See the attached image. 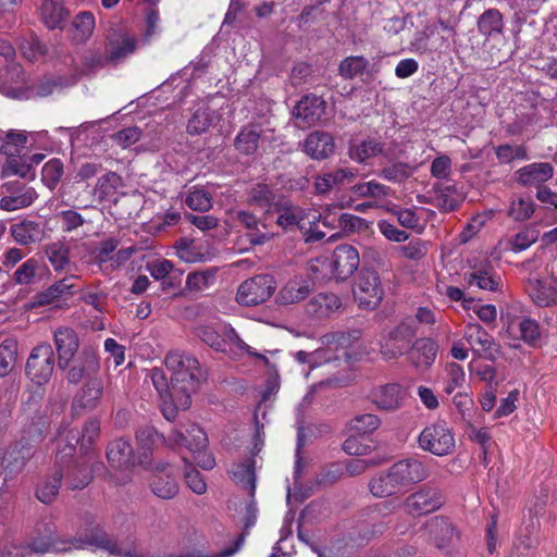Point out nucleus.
<instances>
[{
    "mask_svg": "<svg viewBox=\"0 0 557 557\" xmlns=\"http://www.w3.org/2000/svg\"><path fill=\"white\" fill-rule=\"evenodd\" d=\"M3 188L5 195L0 199V209L4 211L11 212L29 207L38 197L35 188L20 182L7 183Z\"/></svg>",
    "mask_w": 557,
    "mask_h": 557,
    "instance_id": "nucleus-14",
    "label": "nucleus"
},
{
    "mask_svg": "<svg viewBox=\"0 0 557 557\" xmlns=\"http://www.w3.org/2000/svg\"><path fill=\"white\" fill-rule=\"evenodd\" d=\"M370 62L362 55H350L345 58L338 67L339 74L344 78H355L368 71Z\"/></svg>",
    "mask_w": 557,
    "mask_h": 557,
    "instance_id": "nucleus-46",
    "label": "nucleus"
},
{
    "mask_svg": "<svg viewBox=\"0 0 557 557\" xmlns=\"http://www.w3.org/2000/svg\"><path fill=\"white\" fill-rule=\"evenodd\" d=\"M325 113V101L315 95H307L294 109L296 125L308 128L317 124Z\"/></svg>",
    "mask_w": 557,
    "mask_h": 557,
    "instance_id": "nucleus-16",
    "label": "nucleus"
},
{
    "mask_svg": "<svg viewBox=\"0 0 557 557\" xmlns=\"http://www.w3.org/2000/svg\"><path fill=\"white\" fill-rule=\"evenodd\" d=\"M136 441L141 450V456L148 458L152 448L157 444L165 442V438L153 426L145 425L136 432ZM166 442L171 447H185L203 470H211L215 465L213 456L207 451V435L197 424L182 425L169 435Z\"/></svg>",
    "mask_w": 557,
    "mask_h": 557,
    "instance_id": "nucleus-2",
    "label": "nucleus"
},
{
    "mask_svg": "<svg viewBox=\"0 0 557 557\" xmlns=\"http://www.w3.org/2000/svg\"><path fill=\"white\" fill-rule=\"evenodd\" d=\"M151 493L161 499H172L180 491L177 471L174 466L157 465L149 478Z\"/></svg>",
    "mask_w": 557,
    "mask_h": 557,
    "instance_id": "nucleus-12",
    "label": "nucleus"
},
{
    "mask_svg": "<svg viewBox=\"0 0 557 557\" xmlns=\"http://www.w3.org/2000/svg\"><path fill=\"white\" fill-rule=\"evenodd\" d=\"M17 344L12 338H7L0 344V376L9 374L16 361Z\"/></svg>",
    "mask_w": 557,
    "mask_h": 557,
    "instance_id": "nucleus-48",
    "label": "nucleus"
},
{
    "mask_svg": "<svg viewBox=\"0 0 557 557\" xmlns=\"http://www.w3.org/2000/svg\"><path fill=\"white\" fill-rule=\"evenodd\" d=\"M147 269L154 280L162 282L163 288L178 286L183 276V271L175 269L172 261L166 259L148 263Z\"/></svg>",
    "mask_w": 557,
    "mask_h": 557,
    "instance_id": "nucleus-30",
    "label": "nucleus"
},
{
    "mask_svg": "<svg viewBox=\"0 0 557 557\" xmlns=\"http://www.w3.org/2000/svg\"><path fill=\"white\" fill-rule=\"evenodd\" d=\"M479 32L485 37L499 35L504 28L503 15L496 9L485 11L478 21Z\"/></svg>",
    "mask_w": 557,
    "mask_h": 557,
    "instance_id": "nucleus-43",
    "label": "nucleus"
},
{
    "mask_svg": "<svg viewBox=\"0 0 557 557\" xmlns=\"http://www.w3.org/2000/svg\"><path fill=\"white\" fill-rule=\"evenodd\" d=\"M335 222H337L338 226L343 231H356L361 228L364 225V220L349 214V213H342L338 218H336L332 212L330 211L329 214H326L322 221V224L324 226H330L332 228L335 227Z\"/></svg>",
    "mask_w": 557,
    "mask_h": 557,
    "instance_id": "nucleus-49",
    "label": "nucleus"
},
{
    "mask_svg": "<svg viewBox=\"0 0 557 557\" xmlns=\"http://www.w3.org/2000/svg\"><path fill=\"white\" fill-rule=\"evenodd\" d=\"M496 157L500 163H510L515 160H527V148L522 145H502L496 149Z\"/></svg>",
    "mask_w": 557,
    "mask_h": 557,
    "instance_id": "nucleus-60",
    "label": "nucleus"
},
{
    "mask_svg": "<svg viewBox=\"0 0 557 557\" xmlns=\"http://www.w3.org/2000/svg\"><path fill=\"white\" fill-rule=\"evenodd\" d=\"M166 369L172 373L173 397L183 408L190 405V395L206 379V371L200 367L196 357L190 354L174 350L164 359Z\"/></svg>",
    "mask_w": 557,
    "mask_h": 557,
    "instance_id": "nucleus-3",
    "label": "nucleus"
},
{
    "mask_svg": "<svg viewBox=\"0 0 557 557\" xmlns=\"http://www.w3.org/2000/svg\"><path fill=\"white\" fill-rule=\"evenodd\" d=\"M186 206L195 211H208L212 207V197L203 188L193 187L185 198Z\"/></svg>",
    "mask_w": 557,
    "mask_h": 557,
    "instance_id": "nucleus-53",
    "label": "nucleus"
},
{
    "mask_svg": "<svg viewBox=\"0 0 557 557\" xmlns=\"http://www.w3.org/2000/svg\"><path fill=\"white\" fill-rule=\"evenodd\" d=\"M27 136L23 132H9L5 137L0 138V152L14 158L25 147Z\"/></svg>",
    "mask_w": 557,
    "mask_h": 557,
    "instance_id": "nucleus-47",
    "label": "nucleus"
},
{
    "mask_svg": "<svg viewBox=\"0 0 557 557\" xmlns=\"http://www.w3.org/2000/svg\"><path fill=\"white\" fill-rule=\"evenodd\" d=\"M411 335L403 326L396 327L386 336L381 345V352L385 359H396L410 348Z\"/></svg>",
    "mask_w": 557,
    "mask_h": 557,
    "instance_id": "nucleus-25",
    "label": "nucleus"
},
{
    "mask_svg": "<svg viewBox=\"0 0 557 557\" xmlns=\"http://www.w3.org/2000/svg\"><path fill=\"white\" fill-rule=\"evenodd\" d=\"M535 205L531 198H512L508 209V215L515 221H525L534 212Z\"/></svg>",
    "mask_w": 557,
    "mask_h": 557,
    "instance_id": "nucleus-52",
    "label": "nucleus"
},
{
    "mask_svg": "<svg viewBox=\"0 0 557 557\" xmlns=\"http://www.w3.org/2000/svg\"><path fill=\"white\" fill-rule=\"evenodd\" d=\"M463 338L474 354L484 355L492 360L499 356L498 345L479 323H468L463 331Z\"/></svg>",
    "mask_w": 557,
    "mask_h": 557,
    "instance_id": "nucleus-13",
    "label": "nucleus"
},
{
    "mask_svg": "<svg viewBox=\"0 0 557 557\" xmlns=\"http://www.w3.org/2000/svg\"><path fill=\"white\" fill-rule=\"evenodd\" d=\"M311 290V280L304 276H295L280 289L276 301L281 305H293L304 300Z\"/></svg>",
    "mask_w": 557,
    "mask_h": 557,
    "instance_id": "nucleus-23",
    "label": "nucleus"
},
{
    "mask_svg": "<svg viewBox=\"0 0 557 557\" xmlns=\"http://www.w3.org/2000/svg\"><path fill=\"white\" fill-rule=\"evenodd\" d=\"M471 271L465 274V281L472 287L482 290L497 292L502 285L500 276L494 271L491 262L484 260L470 265Z\"/></svg>",
    "mask_w": 557,
    "mask_h": 557,
    "instance_id": "nucleus-17",
    "label": "nucleus"
},
{
    "mask_svg": "<svg viewBox=\"0 0 557 557\" xmlns=\"http://www.w3.org/2000/svg\"><path fill=\"white\" fill-rule=\"evenodd\" d=\"M132 457L133 448L127 441L117 438L109 444L107 459L116 470H127L131 465Z\"/></svg>",
    "mask_w": 557,
    "mask_h": 557,
    "instance_id": "nucleus-36",
    "label": "nucleus"
},
{
    "mask_svg": "<svg viewBox=\"0 0 557 557\" xmlns=\"http://www.w3.org/2000/svg\"><path fill=\"white\" fill-rule=\"evenodd\" d=\"M351 334L349 333H332L322 336L321 342L324 348L314 350L313 352H306L299 350L295 354V359L299 363H309L311 368L319 367L323 362H329L337 359L338 355L331 354L333 350H345L350 343Z\"/></svg>",
    "mask_w": 557,
    "mask_h": 557,
    "instance_id": "nucleus-6",
    "label": "nucleus"
},
{
    "mask_svg": "<svg viewBox=\"0 0 557 557\" xmlns=\"http://www.w3.org/2000/svg\"><path fill=\"white\" fill-rule=\"evenodd\" d=\"M389 191V187L376 182L369 181L356 184L351 187V194L358 198H375L380 199L385 197Z\"/></svg>",
    "mask_w": 557,
    "mask_h": 557,
    "instance_id": "nucleus-51",
    "label": "nucleus"
},
{
    "mask_svg": "<svg viewBox=\"0 0 557 557\" xmlns=\"http://www.w3.org/2000/svg\"><path fill=\"white\" fill-rule=\"evenodd\" d=\"M255 463L252 458H248L243 462L233 465L230 470L232 479L237 483L246 486L251 495L256 488Z\"/></svg>",
    "mask_w": 557,
    "mask_h": 557,
    "instance_id": "nucleus-42",
    "label": "nucleus"
},
{
    "mask_svg": "<svg viewBox=\"0 0 557 557\" xmlns=\"http://www.w3.org/2000/svg\"><path fill=\"white\" fill-rule=\"evenodd\" d=\"M63 175V164L59 159H51L41 170V181L49 188L53 189Z\"/></svg>",
    "mask_w": 557,
    "mask_h": 557,
    "instance_id": "nucleus-57",
    "label": "nucleus"
},
{
    "mask_svg": "<svg viewBox=\"0 0 557 557\" xmlns=\"http://www.w3.org/2000/svg\"><path fill=\"white\" fill-rule=\"evenodd\" d=\"M276 288V281L268 274H259L245 280L237 288L236 301L246 307H253L271 298Z\"/></svg>",
    "mask_w": 557,
    "mask_h": 557,
    "instance_id": "nucleus-5",
    "label": "nucleus"
},
{
    "mask_svg": "<svg viewBox=\"0 0 557 557\" xmlns=\"http://www.w3.org/2000/svg\"><path fill=\"white\" fill-rule=\"evenodd\" d=\"M380 425V418L372 413L356 416L349 422V429L360 435L370 434L377 430Z\"/></svg>",
    "mask_w": 557,
    "mask_h": 557,
    "instance_id": "nucleus-54",
    "label": "nucleus"
},
{
    "mask_svg": "<svg viewBox=\"0 0 557 557\" xmlns=\"http://www.w3.org/2000/svg\"><path fill=\"white\" fill-rule=\"evenodd\" d=\"M215 280L216 270L207 269L189 273L186 277V285L190 290L202 292L212 286Z\"/></svg>",
    "mask_w": 557,
    "mask_h": 557,
    "instance_id": "nucleus-50",
    "label": "nucleus"
},
{
    "mask_svg": "<svg viewBox=\"0 0 557 557\" xmlns=\"http://www.w3.org/2000/svg\"><path fill=\"white\" fill-rule=\"evenodd\" d=\"M420 447L436 456L449 455L455 448L451 429L443 421L425 426L419 436Z\"/></svg>",
    "mask_w": 557,
    "mask_h": 557,
    "instance_id": "nucleus-7",
    "label": "nucleus"
},
{
    "mask_svg": "<svg viewBox=\"0 0 557 557\" xmlns=\"http://www.w3.org/2000/svg\"><path fill=\"white\" fill-rule=\"evenodd\" d=\"M442 505V497L434 488L424 487L409 495L405 503L406 511L411 516H422L435 511Z\"/></svg>",
    "mask_w": 557,
    "mask_h": 557,
    "instance_id": "nucleus-18",
    "label": "nucleus"
},
{
    "mask_svg": "<svg viewBox=\"0 0 557 557\" xmlns=\"http://www.w3.org/2000/svg\"><path fill=\"white\" fill-rule=\"evenodd\" d=\"M47 533L49 534L47 541L38 542L34 540L30 543V547L36 553H47V552H65L71 548L75 549H86V548H101L108 550L111 555H115L117 557H231L235 555L243 546L245 537L244 535H239L232 546L226 549H223L219 553H207L200 549H193L185 554L178 556L172 555H156L148 552L139 550L136 547H120L113 540H111L101 529H92L89 533L85 534L84 537H74L69 543H62L63 546H58L51 535L53 534V529L51 527L47 528Z\"/></svg>",
    "mask_w": 557,
    "mask_h": 557,
    "instance_id": "nucleus-1",
    "label": "nucleus"
},
{
    "mask_svg": "<svg viewBox=\"0 0 557 557\" xmlns=\"http://www.w3.org/2000/svg\"><path fill=\"white\" fill-rule=\"evenodd\" d=\"M330 280H346L358 269L360 257L358 250L350 245L337 246L329 259Z\"/></svg>",
    "mask_w": 557,
    "mask_h": 557,
    "instance_id": "nucleus-11",
    "label": "nucleus"
},
{
    "mask_svg": "<svg viewBox=\"0 0 557 557\" xmlns=\"http://www.w3.org/2000/svg\"><path fill=\"white\" fill-rule=\"evenodd\" d=\"M392 474L396 476L401 488L423 481L428 471L423 462L416 458H408L394 463Z\"/></svg>",
    "mask_w": 557,
    "mask_h": 557,
    "instance_id": "nucleus-19",
    "label": "nucleus"
},
{
    "mask_svg": "<svg viewBox=\"0 0 557 557\" xmlns=\"http://www.w3.org/2000/svg\"><path fill=\"white\" fill-rule=\"evenodd\" d=\"M351 160L363 163L370 158L376 156H386L385 149L381 143L375 139L354 140L348 150Z\"/></svg>",
    "mask_w": 557,
    "mask_h": 557,
    "instance_id": "nucleus-38",
    "label": "nucleus"
},
{
    "mask_svg": "<svg viewBox=\"0 0 557 557\" xmlns=\"http://www.w3.org/2000/svg\"><path fill=\"white\" fill-rule=\"evenodd\" d=\"M75 28V39L78 41L87 40L94 33L95 29V17L92 13L88 11L81 12L73 21Z\"/></svg>",
    "mask_w": 557,
    "mask_h": 557,
    "instance_id": "nucleus-55",
    "label": "nucleus"
},
{
    "mask_svg": "<svg viewBox=\"0 0 557 557\" xmlns=\"http://www.w3.org/2000/svg\"><path fill=\"white\" fill-rule=\"evenodd\" d=\"M304 151L312 159L323 160L334 153L335 144L332 135L324 132H313L304 141Z\"/></svg>",
    "mask_w": 557,
    "mask_h": 557,
    "instance_id": "nucleus-24",
    "label": "nucleus"
},
{
    "mask_svg": "<svg viewBox=\"0 0 557 557\" xmlns=\"http://www.w3.org/2000/svg\"><path fill=\"white\" fill-rule=\"evenodd\" d=\"M69 444L63 448L62 451H58L57 461L60 466L59 470H55L51 476L45 478L37 486L36 496L44 504L52 503L61 485L63 473V465L66 462L64 459L72 457L75 451V445L78 443L77 434H73Z\"/></svg>",
    "mask_w": 557,
    "mask_h": 557,
    "instance_id": "nucleus-10",
    "label": "nucleus"
},
{
    "mask_svg": "<svg viewBox=\"0 0 557 557\" xmlns=\"http://www.w3.org/2000/svg\"><path fill=\"white\" fill-rule=\"evenodd\" d=\"M413 173V168L407 163L398 162L385 166L381 171V176L389 182L399 183L408 178Z\"/></svg>",
    "mask_w": 557,
    "mask_h": 557,
    "instance_id": "nucleus-61",
    "label": "nucleus"
},
{
    "mask_svg": "<svg viewBox=\"0 0 557 557\" xmlns=\"http://www.w3.org/2000/svg\"><path fill=\"white\" fill-rule=\"evenodd\" d=\"M430 539L438 548L449 546L457 537L451 522L444 517H434L425 525Z\"/></svg>",
    "mask_w": 557,
    "mask_h": 557,
    "instance_id": "nucleus-27",
    "label": "nucleus"
},
{
    "mask_svg": "<svg viewBox=\"0 0 557 557\" xmlns=\"http://www.w3.org/2000/svg\"><path fill=\"white\" fill-rule=\"evenodd\" d=\"M11 233L13 238L21 245L40 242L45 236L41 225L28 220L12 225Z\"/></svg>",
    "mask_w": 557,
    "mask_h": 557,
    "instance_id": "nucleus-40",
    "label": "nucleus"
},
{
    "mask_svg": "<svg viewBox=\"0 0 557 557\" xmlns=\"http://www.w3.org/2000/svg\"><path fill=\"white\" fill-rule=\"evenodd\" d=\"M357 172L351 168H338L334 171L323 173L314 182L315 193L324 195L333 189H339L346 184L355 181Z\"/></svg>",
    "mask_w": 557,
    "mask_h": 557,
    "instance_id": "nucleus-21",
    "label": "nucleus"
},
{
    "mask_svg": "<svg viewBox=\"0 0 557 557\" xmlns=\"http://www.w3.org/2000/svg\"><path fill=\"white\" fill-rule=\"evenodd\" d=\"M224 342H225V354H228L233 358H242L244 356H252L257 359L265 360V357L247 345L237 334V332L228 324L227 327H223Z\"/></svg>",
    "mask_w": 557,
    "mask_h": 557,
    "instance_id": "nucleus-35",
    "label": "nucleus"
},
{
    "mask_svg": "<svg viewBox=\"0 0 557 557\" xmlns=\"http://www.w3.org/2000/svg\"><path fill=\"white\" fill-rule=\"evenodd\" d=\"M528 293L535 305L539 307H548L557 300V284L552 280H530Z\"/></svg>",
    "mask_w": 557,
    "mask_h": 557,
    "instance_id": "nucleus-32",
    "label": "nucleus"
},
{
    "mask_svg": "<svg viewBox=\"0 0 557 557\" xmlns=\"http://www.w3.org/2000/svg\"><path fill=\"white\" fill-rule=\"evenodd\" d=\"M259 134L252 128H244L236 137V149L245 154H250L258 147Z\"/></svg>",
    "mask_w": 557,
    "mask_h": 557,
    "instance_id": "nucleus-62",
    "label": "nucleus"
},
{
    "mask_svg": "<svg viewBox=\"0 0 557 557\" xmlns=\"http://www.w3.org/2000/svg\"><path fill=\"white\" fill-rule=\"evenodd\" d=\"M226 323H216L214 325H200L197 327V336L208 346L216 351H225L224 331Z\"/></svg>",
    "mask_w": 557,
    "mask_h": 557,
    "instance_id": "nucleus-41",
    "label": "nucleus"
},
{
    "mask_svg": "<svg viewBox=\"0 0 557 557\" xmlns=\"http://www.w3.org/2000/svg\"><path fill=\"white\" fill-rule=\"evenodd\" d=\"M460 200V196L455 189L446 187L436 194L435 206L440 210L448 212L455 210L458 207Z\"/></svg>",
    "mask_w": 557,
    "mask_h": 557,
    "instance_id": "nucleus-64",
    "label": "nucleus"
},
{
    "mask_svg": "<svg viewBox=\"0 0 557 557\" xmlns=\"http://www.w3.org/2000/svg\"><path fill=\"white\" fill-rule=\"evenodd\" d=\"M54 344L59 354V366L65 369L78 349L76 333L69 327H60L54 332Z\"/></svg>",
    "mask_w": 557,
    "mask_h": 557,
    "instance_id": "nucleus-26",
    "label": "nucleus"
},
{
    "mask_svg": "<svg viewBox=\"0 0 557 557\" xmlns=\"http://www.w3.org/2000/svg\"><path fill=\"white\" fill-rule=\"evenodd\" d=\"M39 14L42 23L50 29L62 28L69 16L67 10L57 0H44Z\"/></svg>",
    "mask_w": 557,
    "mask_h": 557,
    "instance_id": "nucleus-34",
    "label": "nucleus"
},
{
    "mask_svg": "<svg viewBox=\"0 0 557 557\" xmlns=\"http://www.w3.org/2000/svg\"><path fill=\"white\" fill-rule=\"evenodd\" d=\"M177 257L187 263H194L202 260V253L191 239L182 238L175 245Z\"/></svg>",
    "mask_w": 557,
    "mask_h": 557,
    "instance_id": "nucleus-59",
    "label": "nucleus"
},
{
    "mask_svg": "<svg viewBox=\"0 0 557 557\" xmlns=\"http://www.w3.org/2000/svg\"><path fill=\"white\" fill-rule=\"evenodd\" d=\"M47 256L55 271L65 270L69 265V251L62 244H51L47 248Z\"/></svg>",
    "mask_w": 557,
    "mask_h": 557,
    "instance_id": "nucleus-63",
    "label": "nucleus"
},
{
    "mask_svg": "<svg viewBox=\"0 0 557 557\" xmlns=\"http://www.w3.org/2000/svg\"><path fill=\"white\" fill-rule=\"evenodd\" d=\"M274 195L264 184H257L249 194L248 202L252 206L264 208L267 211L272 207Z\"/></svg>",
    "mask_w": 557,
    "mask_h": 557,
    "instance_id": "nucleus-58",
    "label": "nucleus"
},
{
    "mask_svg": "<svg viewBox=\"0 0 557 557\" xmlns=\"http://www.w3.org/2000/svg\"><path fill=\"white\" fill-rule=\"evenodd\" d=\"M54 370V352L49 344L36 346L27 360L26 374L29 380L37 384H46L52 376Z\"/></svg>",
    "mask_w": 557,
    "mask_h": 557,
    "instance_id": "nucleus-9",
    "label": "nucleus"
},
{
    "mask_svg": "<svg viewBox=\"0 0 557 557\" xmlns=\"http://www.w3.org/2000/svg\"><path fill=\"white\" fill-rule=\"evenodd\" d=\"M137 48V40L127 33L120 35L109 45V58L113 61L121 60L132 54Z\"/></svg>",
    "mask_w": 557,
    "mask_h": 557,
    "instance_id": "nucleus-45",
    "label": "nucleus"
},
{
    "mask_svg": "<svg viewBox=\"0 0 557 557\" xmlns=\"http://www.w3.org/2000/svg\"><path fill=\"white\" fill-rule=\"evenodd\" d=\"M90 458L87 462L66 465V473L69 475V485L71 488H83L91 481L92 471L89 468Z\"/></svg>",
    "mask_w": 557,
    "mask_h": 557,
    "instance_id": "nucleus-44",
    "label": "nucleus"
},
{
    "mask_svg": "<svg viewBox=\"0 0 557 557\" xmlns=\"http://www.w3.org/2000/svg\"><path fill=\"white\" fill-rule=\"evenodd\" d=\"M275 206L276 223L284 230L299 228L306 236V242L321 240L325 237L319 226L321 214L313 209H302L289 201L280 200Z\"/></svg>",
    "mask_w": 557,
    "mask_h": 557,
    "instance_id": "nucleus-4",
    "label": "nucleus"
},
{
    "mask_svg": "<svg viewBox=\"0 0 557 557\" xmlns=\"http://www.w3.org/2000/svg\"><path fill=\"white\" fill-rule=\"evenodd\" d=\"M66 368H69L66 379L72 384H77L83 380L87 381L91 377H99V357L94 349H84L79 357Z\"/></svg>",
    "mask_w": 557,
    "mask_h": 557,
    "instance_id": "nucleus-15",
    "label": "nucleus"
},
{
    "mask_svg": "<svg viewBox=\"0 0 557 557\" xmlns=\"http://www.w3.org/2000/svg\"><path fill=\"white\" fill-rule=\"evenodd\" d=\"M438 346L431 338L416 341L410 350V360L416 368L428 369L433 364L437 355Z\"/></svg>",
    "mask_w": 557,
    "mask_h": 557,
    "instance_id": "nucleus-33",
    "label": "nucleus"
},
{
    "mask_svg": "<svg viewBox=\"0 0 557 557\" xmlns=\"http://www.w3.org/2000/svg\"><path fill=\"white\" fill-rule=\"evenodd\" d=\"M369 397L380 410L393 411L400 408L404 392L398 384H385L374 387Z\"/></svg>",
    "mask_w": 557,
    "mask_h": 557,
    "instance_id": "nucleus-22",
    "label": "nucleus"
},
{
    "mask_svg": "<svg viewBox=\"0 0 557 557\" xmlns=\"http://www.w3.org/2000/svg\"><path fill=\"white\" fill-rule=\"evenodd\" d=\"M540 237V231L536 226H528L517 233L510 239V247L513 251H523L534 244Z\"/></svg>",
    "mask_w": 557,
    "mask_h": 557,
    "instance_id": "nucleus-56",
    "label": "nucleus"
},
{
    "mask_svg": "<svg viewBox=\"0 0 557 557\" xmlns=\"http://www.w3.org/2000/svg\"><path fill=\"white\" fill-rule=\"evenodd\" d=\"M122 187V177L115 172H107L98 177L92 194L100 201L111 200Z\"/></svg>",
    "mask_w": 557,
    "mask_h": 557,
    "instance_id": "nucleus-39",
    "label": "nucleus"
},
{
    "mask_svg": "<svg viewBox=\"0 0 557 557\" xmlns=\"http://www.w3.org/2000/svg\"><path fill=\"white\" fill-rule=\"evenodd\" d=\"M352 293L360 308H376L383 297L379 274L374 270L362 269L356 277Z\"/></svg>",
    "mask_w": 557,
    "mask_h": 557,
    "instance_id": "nucleus-8",
    "label": "nucleus"
},
{
    "mask_svg": "<svg viewBox=\"0 0 557 557\" xmlns=\"http://www.w3.org/2000/svg\"><path fill=\"white\" fill-rule=\"evenodd\" d=\"M221 115L213 110L210 106L200 104L187 123V132L193 135H198L207 132L210 127L215 126Z\"/></svg>",
    "mask_w": 557,
    "mask_h": 557,
    "instance_id": "nucleus-31",
    "label": "nucleus"
},
{
    "mask_svg": "<svg viewBox=\"0 0 557 557\" xmlns=\"http://www.w3.org/2000/svg\"><path fill=\"white\" fill-rule=\"evenodd\" d=\"M369 488L375 497H388L401 490L396 476L392 474V468L376 473L370 480Z\"/></svg>",
    "mask_w": 557,
    "mask_h": 557,
    "instance_id": "nucleus-37",
    "label": "nucleus"
},
{
    "mask_svg": "<svg viewBox=\"0 0 557 557\" xmlns=\"http://www.w3.org/2000/svg\"><path fill=\"white\" fill-rule=\"evenodd\" d=\"M515 175L517 182L521 185H537L553 177L554 168L548 162H534L519 169Z\"/></svg>",
    "mask_w": 557,
    "mask_h": 557,
    "instance_id": "nucleus-29",
    "label": "nucleus"
},
{
    "mask_svg": "<svg viewBox=\"0 0 557 557\" xmlns=\"http://www.w3.org/2000/svg\"><path fill=\"white\" fill-rule=\"evenodd\" d=\"M342 308V301L335 294L320 293L313 296L306 305L309 315L317 319L330 318Z\"/></svg>",
    "mask_w": 557,
    "mask_h": 557,
    "instance_id": "nucleus-28",
    "label": "nucleus"
},
{
    "mask_svg": "<svg viewBox=\"0 0 557 557\" xmlns=\"http://www.w3.org/2000/svg\"><path fill=\"white\" fill-rule=\"evenodd\" d=\"M103 395V382L100 377H91L83 384L74 397L72 408L76 413L83 410H94L98 407Z\"/></svg>",
    "mask_w": 557,
    "mask_h": 557,
    "instance_id": "nucleus-20",
    "label": "nucleus"
}]
</instances>
